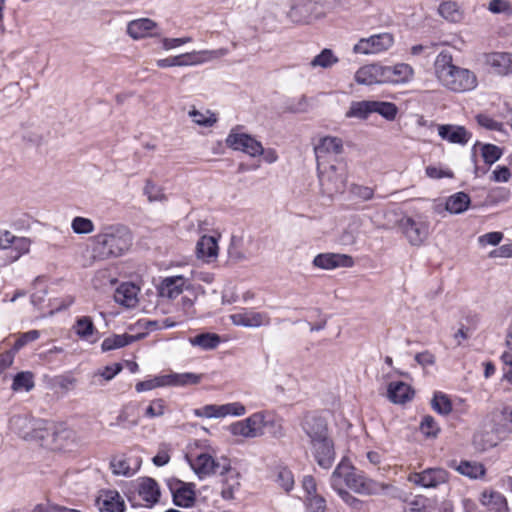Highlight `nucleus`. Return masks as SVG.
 <instances>
[{
  "instance_id": "30",
  "label": "nucleus",
  "mask_w": 512,
  "mask_h": 512,
  "mask_svg": "<svg viewBox=\"0 0 512 512\" xmlns=\"http://www.w3.org/2000/svg\"><path fill=\"white\" fill-rule=\"evenodd\" d=\"M202 59L198 58L196 52L181 54L178 56L168 57L157 60L156 64L160 68L174 67V66H188L201 63Z\"/></svg>"
},
{
  "instance_id": "34",
  "label": "nucleus",
  "mask_w": 512,
  "mask_h": 512,
  "mask_svg": "<svg viewBox=\"0 0 512 512\" xmlns=\"http://www.w3.org/2000/svg\"><path fill=\"white\" fill-rule=\"evenodd\" d=\"M469 204V195L464 192H457L447 199L445 207L450 213L460 214L467 210Z\"/></svg>"
},
{
  "instance_id": "48",
  "label": "nucleus",
  "mask_w": 512,
  "mask_h": 512,
  "mask_svg": "<svg viewBox=\"0 0 512 512\" xmlns=\"http://www.w3.org/2000/svg\"><path fill=\"white\" fill-rule=\"evenodd\" d=\"M332 489L339 495V497L350 507L354 509H360L362 501L347 491L345 485L338 483H330Z\"/></svg>"
},
{
  "instance_id": "35",
  "label": "nucleus",
  "mask_w": 512,
  "mask_h": 512,
  "mask_svg": "<svg viewBox=\"0 0 512 512\" xmlns=\"http://www.w3.org/2000/svg\"><path fill=\"white\" fill-rule=\"evenodd\" d=\"M73 329L79 338L87 341H91L92 336L97 332L92 319L88 316L79 317Z\"/></svg>"
},
{
  "instance_id": "40",
  "label": "nucleus",
  "mask_w": 512,
  "mask_h": 512,
  "mask_svg": "<svg viewBox=\"0 0 512 512\" xmlns=\"http://www.w3.org/2000/svg\"><path fill=\"white\" fill-rule=\"evenodd\" d=\"M338 62L339 58L334 54V52L329 48H325L311 60L310 67L328 69Z\"/></svg>"
},
{
  "instance_id": "41",
  "label": "nucleus",
  "mask_w": 512,
  "mask_h": 512,
  "mask_svg": "<svg viewBox=\"0 0 512 512\" xmlns=\"http://www.w3.org/2000/svg\"><path fill=\"white\" fill-rule=\"evenodd\" d=\"M456 470L460 474L473 479L482 477L485 474L484 466L481 463L475 461H461L457 465Z\"/></svg>"
},
{
  "instance_id": "7",
  "label": "nucleus",
  "mask_w": 512,
  "mask_h": 512,
  "mask_svg": "<svg viewBox=\"0 0 512 512\" xmlns=\"http://www.w3.org/2000/svg\"><path fill=\"white\" fill-rule=\"evenodd\" d=\"M191 468L200 477L204 478L212 474L224 475L225 471L229 469V459L221 457L216 459L214 455L209 452L199 453L195 456L188 457Z\"/></svg>"
},
{
  "instance_id": "49",
  "label": "nucleus",
  "mask_w": 512,
  "mask_h": 512,
  "mask_svg": "<svg viewBox=\"0 0 512 512\" xmlns=\"http://www.w3.org/2000/svg\"><path fill=\"white\" fill-rule=\"evenodd\" d=\"M421 433L425 437H437L440 432V426L431 415H425L419 425Z\"/></svg>"
},
{
  "instance_id": "13",
  "label": "nucleus",
  "mask_w": 512,
  "mask_h": 512,
  "mask_svg": "<svg viewBox=\"0 0 512 512\" xmlns=\"http://www.w3.org/2000/svg\"><path fill=\"white\" fill-rule=\"evenodd\" d=\"M325 12L316 0H297L289 15L295 22H309L313 18L321 17Z\"/></svg>"
},
{
  "instance_id": "1",
  "label": "nucleus",
  "mask_w": 512,
  "mask_h": 512,
  "mask_svg": "<svg viewBox=\"0 0 512 512\" xmlns=\"http://www.w3.org/2000/svg\"><path fill=\"white\" fill-rule=\"evenodd\" d=\"M435 75L446 89L455 93H464L474 90L478 81L474 72L457 66L453 63L450 52H440L434 62Z\"/></svg>"
},
{
  "instance_id": "26",
  "label": "nucleus",
  "mask_w": 512,
  "mask_h": 512,
  "mask_svg": "<svg viewBox=\"0 0 512 512\" xmlns=\"http://www.w3.org/2000/svg\"><path fill=\"white\" fill-rule=\"evenodd\" d=\"M196 253L199 259H203L206 262L214 260L218 255L216 239L213 236H202L197 242Z\"/></svg>"
},
{
  "instance_id": "22",
  "label": "nucleus",
  "mask_w": 512,
  "mask_h": 512,
  "mask_svg": "<svg viewBox=\"0 0 512 512\" xmlns=\"http://www.w3.org/2000/svg\"><path fill=\"white\" fill-rule=\"evenodd\" d=\"M485 63L499 75L512 72V55L506 52H492L485 55Z\"/></svg>"
},
{
  "instance_id": "10",
  "label": "nucleus",
  "mask_w": 512,
  "mask_h": 512,
  "mask_svg": "<svg viewBox=\"0 0 512 512\" xmlns=\"http://www.w3.org/2000/svg\"><path fill=\"white\" fill-rule=\"evenodd\" d=\"M264 426V414L261 412H257L244 420L233 423L230 426V431L234 436L255 438L263 434Z\"/></svg>"
},
{
  "instance_id": "21",
  "label": "nucleus",
  "mask_w": 512,
  "mask_h": 512,
  "mask_svg": "<svg viewBox=\"0 0 512 512\" xmlns=\"http://www.w3.org/2000/svg\"><path fill=\"white\" fill-rule=\"evenodd\" d=\"M479 501L489 512H510L506 497L498 491L484 490Z\"/></svg>"
},
{
  "instance_id": "27",
  "label": "nucleus",
  "mask_w": 512,
  "mask_h": 512,
  "mask_svg": "<svg viewBox=\"0 0 512 512\" xmlns=\"http://www.w3.org/2000/svg\"><path fill=\"white\" fill-rule=\"evenodd\" d=\"M171 490L175 505L187 508L194 504L195 492L191 486L179 481Z\"/></svg>"
},
{
  "instance_id": "5",
  "label": "nucleus",
  "mask_w": 512,
  "mask_h": 512,
  "mask_svg": "<svg viewBox=\"0 0 512 512\" xmlns=\"http://www.w3.org/2000/svg\"><path fill=\"white\" fill-rule=\"evenodd\" d=\"M127 497L136 505L151 508L160 501L161 489L155 479L139 477L132 483Z\"/></svg>"
},
{
  "instance_id": "62",
  "label": "nucleus",
  "mask_w": 512,
  "mask_h": 512,
  "mask_svg": "<svg viewBox=\"0 0 512 512\" xmlns=\"http://www.w3.org/2000/svg\"><path fill=\"white\" fill-rule=\"evenodd\" d=\"M170 451L168 445H162L152 459L154 465L158 467L166 465L170 461Z\"/></svg>"
},
{
  "instance_id": "6",
  "label": "nucleus",
  "mask_w": 512,
  "mask_h": 512,
  "mask_svg": "<svg viewBox=\"0 0 512 512\" xmlns=\"http://www.w3.org/2000/svg\"><path fill=\"white\" fill-rule=\"evenodd\" d=\"M398 226L413 246H420L428 238L430 224L428 218L422 214L404 215L398 221Z\"/></svg>"
},
{
  "instance_id": "28",
  "label": "nucleus",
  "mask_w": 512,
  "mask_h": 512,
  "mask_svg": "<svg viewBox=\"0 0 512 512\" xmlns=\"http://www.w3.org/2000/svg\"><path fill=\"white\" fill-rule=\"evenodd\" d=\"M156 23L149 18H140L128 23L127 33L134 39H140L152 35Z\"/></svg>"
},
{
  "instance_id": "58",
  "label": "nucleus",
  "mask_w": 512,
  "mask_h": 512,
  "mask_svg": "<svg viewBox=\"0 0 512 512\" xmlns=\"http://www.w3.org/2000/svg\"><path fill=\"white\" fill-rule=\"evenodd\" d=\"M254 295L247 291L242 294V297L240 298L236 293L235 290H225L222 295V302L223 304H234L239 302H247L249 299L253 298Z\"/></svg>"
},
{
  "instance_id": "57",
  "label": "nucleus",
  "mask_w": 512,
  "mask_h": 512,
  "mask_svg": "<svg viewBox=\"0 0 512 512\" xmlns=\"http://www.w3.org/2000/svg\"><path fill=\"white\" fill-rule=\"evenodd\" d=\"M305 505L307 512H325L326 500L321 495L313 497H305Z\"/></svg>"
},
{
  "instance_id": "52",
  "label": "nucleus",
  "mask_w": 512,
  "mask_h": 512,
  "mask_svg": "<svg viewBox=\"0 0 512 512\" xmlns=\"http://www.w3.org/2000/svg\"><path fill=\"white\" fill-rule=\"evenodd\" d=\"M71 228L76 234H90L95 229L92 220L81 216L73 218Z\"/></svg>"
},
{
  "instance_id": "9",
  "label": "nucleus",
  "mask_w": 512,
  "mask_h": 512,
  "mask_svg": "<svg viewBox=\"0 0 512 512\" xmlns=\"http://www.w3.org/2000/svg\"><path fill=\"white\" fill-rule=\"evenodd\" d=\"M225 142L227 147L244 152L251 157L260 156L264 153L261 142L249 134L237 132V128L231 129Z\"/></svg>"
},
{
  "instance_id": "60",
  "label": "nucleus",
  "mask_w": 512,
  "mask_h": 512,
  "mask_svg": "<svg viewBox=\"0 0 512 512\" xmlns=\"http://www.w3.org/2000/svg\"><path fill=\"white\" fill-rule=\"evenodd\" d=\"M489 11L494 14L505 13L511 14L512 7L507 0H491L488 7Z\"/></svg>"
},
{
  "instance_id": "46",
  "label": "nucleus",
  "mask_w": 512,
  "mask_h": 512,
  "mask_svg": "<svg viewBox=\"0 0 512 512\" xmlns=\"http://www.w3.org/2000/svg\"><path fill=\"white\" fill-rule=\"evenodd\" d=\"M373 113H378L387 120H394L398 109L394 103L385 101H372Z\"/></svg>"
},
{
  "instance_id": "19",
  "label": "nucleus",
  "mask_w": 512,
  "mask_h": 512,
  "mask_svg": "<svg viewBox=\"0 0 512 512\" xmlns=\"http://www.w3.org/2000/svg\"><path fill=\"white\" fill-rule=\"evenodd\" d=\"M313 264L321 269H334L339 267H351L354 264L353 258L346 254L321 253L315 256Z\"/></svg>"
},
{
  "instance_id": "4",
  "label": "nucleus",
  "mask_w": 512,
  "mask_h": 512,
  "mask_svg": "<svg viewBox=\"0 0 512 512\" xmlns=\"http://www.w3.org/2000/svg\"><path fill=\"white\" fill-rule=\"evenodd\" d=\"M304 428L311 438L314 456L317 463L323 468H329L334 461V448L327 437V429L324 422L319 418L307 419Z\"/></svg>"
},
{
  "instance_id": "63",
  "label": "nucleus",
  "mask_w": 512,
  "mask_h": 512,
  "mask_svg": "<svg viewBox=\"0 0 512 512\" xmlns=\"http://www.w3.org/2000/svg\"><path fill=\"white\" fill-rule=\"evenodd\" d=\"M476 119H477L478 124L481 127H484L488 130L500 131L502 129L501 123L495 121L494 119H492L491 117H489L487 115L479 114L476 117Z\"/></svg>"
},
{
  "instance_id": "2",
  "label": "nucleus",
  "mask_w": 512,
  "mask_h": 512,
  "mask_svg": "<svg viewBox=\"0 0 512 512\" xmlns=\"http://www.w3.org/2000/svg\"><path fill=\"white\" fill-rule=\"evenodd\" d=\"M92 241L94 257L106 260L128 252L133 244V236L126 226L113 224L103 226Z\"/></svg>"
},
{
  "instance_id": "59",
  "label": "nucleus",
  "mask_w": 512,
  "mask_h": 512,
  "mask_svg": "<svg viewBox=\"0 0 512 512\" xmlns=\"http://www.w3.org/2000/svg\"><path fill=\"white\" fill-rule=\"evenodd\" d=\"M189 115L192 117L196 124L204 127H211L217 121V118L213 113H210L209 116H206L200 111L192 110L189 112Z\"/></svg>"
},
{
  "instance_id": "14",
  "label": "nucleus",
  "mask_w": 512,
  "mask_h": 512,
  "mask_svg": "<svg viewBox=\"0 0 512 512\" xmlns=\"http://www.w3.org/2000/svg\"><path fill=\"white\" fill-rule=\"evenodd\" d=\"M141 464L142 459L140 456L124 453L112 458L110 468L114 475L131 477L138 472Z\"/></svg>"
},
{
  "instance_id": "51",
  "label": "nucleus",
  "mask_w": 512,
  "mask_h": 512,
  "mask_svg": "<svg viewBox=\"0 0 512 512\" xmlns=\"http://www.w3.org/2000/svg\"><path fill=\"white\" fill-rule=\"evenodd\" d=\"M275 481L287 493L293 489L295 484L293 473L287 468H280L277 471Z\"/></svg>"
},
{
  "instance_id": "43",
  "label": "nucleus",
  "mask_w": 512,
  "mask_h": 512,
  "mask_svg": "<svg viewBox=\"0 0 512 512\" xmlns=\"http://www.w3.org/2000/svg\"><path fill=\"white\" fill-rule=\"evenodd\" d=\"M431 406L434 411L441 415H448L452 411V402L448 395L442 392H436L431 401Z\"/></svg>"
},
{
  "instance_id": "20",
  "label": "nucleus",
  "mask_w": 512,
  "mask_h": 512,
  "mask_svg": "<svg viewBox=\"0 0 512 512\" xmlns=\"http://www.w3.org/2000/svg\"><path fill=\"white\" fill-rule=\"evenodd\" d=\"M141 416V402L129 401L120 409L116 422L121 427L131 428L140 423Z\"/></svg>"
},
{
  "instance_id": "11",
  "label": "nucleus",
  "mask_w": 512,
  "mask_h": 512,
  "mask_svg": "<svg viewBox=\"0 0 512 512\" xmlns=\"http://www.w3.org/2000/svg\"><path fill=\"white\" fill-rule=\"evenodd\" d=\"M246 413L245 406L240 402L223 405L209 404L194 409V415L200 418H224L226 416H242Z\"/></svg>"
},
{
  "instance_id": "50",
  "label": "nucleus",
  "mask_w": 512,
  "mask_h": 512,
  "mask_svg": "<svg viewBox=\"0 0 512 512\" xmlns=\"http://www.w3.org/2000/svg\"><path fill=\"white\" fill-rule=\"evenodd\" d=\"M164 386H167L166 375L156 376L151 379L139 381L135 385V390L138 393H141V392L150 391V390H153V389H156L159 387H164Z\"/></svg>"
},
{
  "instance_id": "54",
  "label": "nucleus",
  "mask_w": 512,
  "mask_h": 512,
  "mask_svg": "<svg viewBox=\"0 0 512 512\" xmlns=\"http://www.w3.org/2000/svg\"><path fill=\"white\" fill-rule=\"evenodd\" d=\"M144 194L147 196L149 202L165 201L166 196L163 189L156 185L153 181L147 180L144 187Z\"/></svg>"
},
{
  "instance_id": "33",
  "label": "nucleus",
  "mask_w": 512,
  "mask_h": 512,
  "mask_svg": "<svg viewBox=\"0 0 512 512\" xmlns=\"http://www.w3.org/2000/svg\"><path fill=\"white\" fill-rule=\"evenodd\" d=\"M201 374L186 372L166 375L167 386L196 385L202 380Z\"/></svg>"
},
{
  "instance_id": "12",
  "label": "nucleus",
  "mask_w": 512,
  "mask_h": 512,
  "mask_svg": "<svg viewBox=\"0 0 512 512\" xmlns=\"http://www.w3.org/2000/svg\"><path fill=\"white\" fill-rule=\"evenodd\" d=\"M449 479V473L442 468H428L421 472L410 473L408 481L424 488H436Z\"/></svg>"
},
{
  "instance_id": "56",
  "label": "nucleus",
  "mask_w": 512,
  "mask_h": 512,
  "mask_svg": "<svg viewBox=\"0 0 512 512\" xmlns=\"http://www.w3.org/2000/svg\"><path fill=\"white\" fill-rule=\"evenodd\" d=\"M350 193L353 197L362 201H369L374 197V189L368 186L352 184Z\"/></svg>"
},
{
  "instance_id": "53",
  "label": "nucleus",
  "mask_w": 512,
  "mask_h": 512,
  "mask_svg": "<svg viewBox=\"0 0 512 512\" xmlns=\"http://www.w3.org/2000/svg\"><path fill=\"white\" fill-rule=\"evenodd\" d=\"M481 155L484 162L492 165L502 156V150L494 144H484L481 148Z\"/></svg>"
},
{
  "instance_id": "55",
  "label": "nucleus",
  "mask_w": 512,
  "mask_h": 512,
  "mask_svg": "<svg viewBox=\"0 0 512 512\" xmlns=\"http://www.w3.org/2000/svg\"><path fill=\"white\" fill-rule=\"evenodd\" d=\"M40 337V332L38 330H30L25 333H21L17 336V339L12 347L14 352L19 351L29 342L35 341Z\"/></svg>"
},
{
  "instance_id": "32",
  "label": "nucleus",
  "mask_w": 512,
  "mask_h": 512,
  "mask_svg": "<svg viewBox=\"0 0 512 512\" xmlns=\"http://www.w3.org/2000/svg\"><path fill=\"white\" fill-rule=\"evenodd\" d=\"M143 335H129V334H114L105 338L101 344L102 351H111L114 349H119L125 347L134 341L140 339Z\"/></svg>"
},
{
  "instance_id": "25",
  "label": "nucleus",
  "mask_w": 512,
  "mask_h": 512,
  "mask_svg": "<svg viewBox=\"0 0 512 512\" xmlns=\"http://www.w3.org/2000/svg\"><path fill=\"white\" fill-rule=\"evenodd\" d=\"M30 240L19 238L11 247L2 250L0 255V265H7L18 260L23 254L29 252Z\"/></svg>"
},
{
  "instance_id": "8",
  "label": "nucleus",
  "mask_w": 512,
  "mask_h": 512,
  "mask_svg": "<svg viewBox=\"0 0 512 512\" xmlns=\"http://www.w3.org/2000/svg\"><path fill=\"white\" fill-rule=\"evenodd\" d=\"M394 36L391 33L383 32L361 38L353 46V53L361 55H375L388 51L394 45Z\"/></svg>"
},
{
  "instance_id": "61",
  "label": "nucleus",
  "mask_w": 512,
  "mask_h": 512,
  "mask_svg": "<svg viewBox=\"0 0 512 512\" xmlns=\"http://www.w3.org/2000/svg\"><path fill=\"white\" fill-rule=\"evenodd\" d=\"M302 489L306 493V497L318 496L316 480L311 475H306L301 481Z\"/></svg>"
},
{
  "instance_id": "64",
  "label": "nucleus",
  "mask_w": 512,
  "mask_h": 512,
  "mask_svg": "<svg viewBox=\"0 0 512 512\" xmlns=\"http://www.w3.org/2000/svg\"><path fill=\"white\" fill-rule=\"evenodd\" d=\"M122 365L120 363H115L113 365H109L100 369L97 372V375L104 378L106 381L113 379L118 373L122 371Z\"/></svg>"
},
{
  "instance_id": "36",
  "label": "nucleus",
  "mask_w": 512,
  "mask_h": 512,
  "mask_svg": "<svg viewBox=\"0 0 512 512\" xmlns=\"http://www.w3.org/2000/svg\"><path fill=\"white\" fill-rule=\"evenodd\" d=\"M192 346H198L203 350H212L221 342L220 336L215 333H201L189 339Z\"/></svg>"
},
{
  "instance_id": "23",
  "label": "nucleus",
  "mask_w": 512,
  "mask_h": 512,
  "mask_svg": "<svg viewBox=\"0 0 512 512\" xmlns=\"http://www.w3.org/2000/svg\"><path fill=\"white\" fill-rule=\"evenodd\" d=\"M343 151L342 140L338 137L326 136L319 140V143L315 146L316 158H325L328 155H338Z\"/></svg>"
},
{
  "instance_id": "42",
  "label": "nucleus",
  "mask_w": 512,
  "mask_h": 512,
  "mask_svg": "<svg viewBox=\"0 0 512 512\" xmlns=\"http://www.w3.org/2000/svg\"><path fill=\"white\" fill-rule=\"evenodd\" d=\"M34 375L32 372L24 371L17 373L14 376L13 383H12V390L14 391H30L34 388Z\"/></svg>"
},
{
  "instance_id": "17",
  "label": "nucleus",
  "mask_w": 512,
  "mask_h": 512,
  "mask_svg": "<svg viewBox=\"0 0 512 512\" xmlns=\"http://www.w3.org/2000/svg\"><path fill=\"white\" fill-rule=\"evenodd\" d=\"M229 318L236 326L250 328L260 327L270 323V318L267 314L250 309H242L239 312L231 314Z\"/></svg>"
},
{
  "instance_id": "39",
  "label": "nucleus",
  "mask_w": 512,
  "mask_h": 512,
  "mask_svg": "<svg viewBox=\"0 0 512 512\" xmlns=\"http://www.w3.org/2000/svg\"><path fill=\"white\" fill-rule=\"evenodd\" d=\"M372 113V101H355L351 103L349 110L346 112V117L364 120Z\"/></svg>"
},
{
  "instance_id": "47",
  "label": "nucleus",
  "mask_w": 512,
  "mask_h": 512,
  "mask_svg": "<svg viewBox=\"0 0 512 512\" xmlns=\"http://www.w3.org/2000/svg\"><path fill=\"white\" fill-rule=\"evenodd\" d=\"M354 79L359 85H374L376 84V79L374 76V66L372 64H367L360 67L355 75Z\"/></svg>"
},
{
  "instance_id": "45",
  "label": "nucleus",
  "mask_w": 512,
  "mask_h": 512,
  "mask_svg": "<svg viewBox=\"0 0 512 512\" xmlns=\"http://www.w3.org/2000/svg\"><path fill=\"white\" fill-rule=\"evenodd\" d=\"M114 300L124 308H134L138 304V297L135 290H115Z\"/></svg>"
},
{
  "instance_id": "38",
  "label": "nucleus",
  "mask_w": 512,
  "mask_h": 512,
  "mask_svg": "<svg viewBox=\"0 0 512 512\" xmlns=\"http://www.w3.org/2000/svg\"><path fill=\"white\" fill-rule=\"evenodd\" d=\"M439 14L449 22L458 23L463 19V12L453 1L442 2L438 8Z\"/></svg>"
},
{
  "instance_id": "18",
  "label": "nucleus",
  "mask_w": 512,
  "mask_h": 512,
  "mask_svg": "<svg viewBox=\"0 0 512 512\" xmlns=\"http://www.w3.org/2000/svg\"><path fill=\"white\" fill-rule=\"evenodd\" d=\"M437 130L438 135L443 140L461 146L466 145L472 137V133L468 131L464 126L460 125L441 124L438 125Z\"/></svg>"
},
{
  "instance_id": "3",
  "label": "nucleus",
  "mask_w": 512,
  "mask_h": 512,
  "mask_svg": "<svg viewBox=\"0 0 512 512\" xmlns=\"http://www.w3.org/2000/svg\"><path fill=\"white\" fill-rule=\"evenodd\" d=\"M330 483L345 485V488L361 495H374L384 489L381 483L368 478L362 472H357L346 459H342L337 465L330 477Z\"/></svg>"
},
{
  "instance_id": "24",
  "label": "nucleus",
  "mask_w": 512,
  "mask_h": 512,
  "mask_svg": "<svg viewBox=\"0 0 512 512\" xmlns=\"http://www.w3.org/2000/svg\"><path fill=\"white\" fill-rule=\"evenodd\" d=\"M390 401L396 404H404L413 398L414 391L410 385L402 381L390 382L387 389Z\"/></svg>"
},
{
  "instance_id": "37",
  "label": "nucleus",
  "mask_w": 512,
  "mask_h": 512,
  "mask_svg": "<svg viewBox=\"0 0 512 512\" xmlns=\"http://www.w3.org/2000/svg\"><path fill=\"white\" fill-rule=\"evenodd\" d=\"M185 275H171L159 278V283H155L156 288H194L195 284L189 282Z\"/></svg>"
},
{
  "instance_id": "31",
  "label": "nucleus",
  "mask_w": 512,
  "mask_h": 512,
  "mask_svg": "<svg viewBox=\"0 0 512 512\" xmlns=\"http://www.w3.org/2000/svg\"><path fill=\"white\" fill-rule=\"evenodd\" d=\"M223 476L221 495L226 500L233 499L235 492L240 488L239 475L229 464V469Z\"/></svg>"
},
{
  "instance_id": "44",
  "label": "nucleus",
  "mask_w": 512,
  "mask_h": 512,
  "mask_svg": "<svg viewBox=\"0 0 512 512\" xmlns=\"http://www.w3.org/2000/svg\"><path fill=\"white\" fill-rule=\"evenodd\" d=\"M167 411L166 401L162 398H155L148 403L144 409L143 417L153 419L163 416Z\"/></svg>"
},
{
  "instance_id": "15",
  "label": "nucleus",
  "mask_w": 512,
  "mask_h": 512,
  "mask_svg": "<svg viewBox=\"0 0 512 512\" xmlns=\"http://www.w3.org/2000/svg\"><path fill=\"white\" fill-rule=\"evenodd\" d=\"M95 506L99 512H126L124 498L114 489L100 490L95 499Z\"/></svg>"
},
{
  "instance_id": "16",
  "label": "nucleus",
  "mask_w": 512,
  "mask_h": 512,
  "mask_svg": "<svg viewBox=\"0 0 512 512\" xmlns=\"http://www.w3.org/2000/svg\"><path fill=\"white\" fill-rule=\"evenodd\" d=\"M319 182L323 193L328 196L342 193L346 187V177L338 173L334 165H331L324 172H319Z\"/></svg>"
},
{
  "instance_id": "29",
  "label": "nucleus",
  "mask_w": 512,
  "mask_h": 512,
  "mask_svg": "<svg viewBox=\"0 0 512 512\" xmlns=\"http://www.w3.org/2000/svg\"><path fill=\"white\" fill-rule=\"evenodd\" d=\"M388 84H401L409 82L414 75L413 68L406 63H398L394 66H388Z\"/></svg>"
}]
</instances>
